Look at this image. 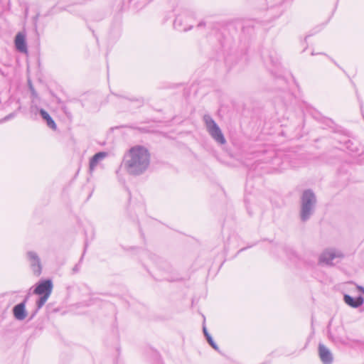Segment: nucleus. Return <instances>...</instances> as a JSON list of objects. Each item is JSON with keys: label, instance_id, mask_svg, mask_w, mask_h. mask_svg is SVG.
I'll list each match as a JSON object with an SVG mask.
<instances>
[{"label": "nucleus", "instance_id": "f257e3e1", "mask_svg": "<svg viewBox=\"0 0 364 364\" xmlns=\"http://www.w3.org/2000/svg\"><path fill=\"white\" fill-rule=\"evenodd\" d=\"M150 164V154L142 146L132 147L124 156L120 168L128 174L139 176L144 173Z\"/></svg>", "mask_w": 364, "mask_h": 364}, {"label": "nucleus", "instance_id": "f03ea898", "mask_svg": "<svg viewBox=\"0 0 364 364\" xmlns=\"http://www.w3.org/2000/svg\"><path fill=\"white\" fill-rule=\"evenodd\" d=\"M316 198L311 189L305 190L301 198L300 218L304 222L308 220L314 213Z\"/></svg>", "mask_w": 364, "mask_h": 364}, {"label": "nucleus", "instance_id": "7ed1b4c3", "mask_svg": "<svg viewBox=\"0 0 364 364\" xmlns=\"http://www.w3.org/2000/svg\"><path fill=\"white\" fill-rule=\"evenodd\" d=\"M203 121L205 124L206 129L211 137L218 144H225L226 140L225 136L214 119L209 114L203 116Z\"/></svg>", "mask_w": 364, "mask_h": 364}, {"label": "nucleus", "instance_id": "20e7f679", "mask_svg": "<svg viewBox=\"0 0 364 364\" xmlns=\"http://www.w3.org/2000/svg\"><path fill=\"white\" fill-rule=\"evenodd\" d=\"M26 257L30 262V265L33 273L37 276L40 275L41 273L42 267L40 258L37 253L33 251H28L26 253Z\"/></svg>", "mask_w": 364, "mask_h": 364}, {"label": "nucleus", "instance_id": "39448f33", "mask_svg": "<svg viewBox=\"0 0 364 364\" xmlns=\"http://www.w3.org/2000/svg\"><path fill=\"white\" fill-rule=\"evenodd\" d=\"M53 284L50 279L39 282L33 290V294L38 295H50Z\"/></svg>", "mask_w": 364, "mask_h": 364}, {"label": "nucleus", "instance_id": "423d86ee", "mask_svg": "<svg viewBox=\"0 0 364 364\" xmlns=\"http://www.w3.org/2000/svg\"><path fill=\"white\" fill-rule=\"evenodd\" d=\"M28 299V296H26L24 300L20 303L16 304L13 308V314L16 319L18 321H23L26 318L27 316V312L26 310V304Z\"/></svg>", "mask_w": 364, "mask_h": 364}, {"label": "nucleus", "instance_id": "0eeeda50", "mask_svg": "<svg viewBox=\"0 0 364 364\" xmlns=\"http://www.w3.org/2000/svg\"><path fill=\"white\" fill-rule=\"evenodd\" d=\"M318 355L323 364H331L333 362V355L330 350L323 343L318 344Z\"/></svg>", "mask_w": 364, "mask_h": 364}, {"label": "nucleus", "instance_id": "6e6552de", "mask_svg": "<svg viewBox=\"0 0 364 364\" xmlns=\"http://www.w3.org/2000/svg\"><path fill=\"white\" fill-rule=\"evenodd\" d=\"M341 257L342 254L336 252L335 250H326L320 255L319 261L328 265H331L333 264L332 262L335 258Z\"/></svg>", "mask_w": 364, "mask_h": 364}, {"label": "nucleus", "instance_id": "1a4fd4ad", "mask_svg": "<svg viewBox=\"0 0 364 364\" xmlns=\"http://www.w3.org/2000/svg\"><path fill=\"white\" fill-rule=\"evenodd\" d=\"M15 45L16 49L21 53L27 52V45L26 43V35L23 33H18L15 37Z\"/></svg>", "mask_w": 364, "mask_h": 364}, {"label": "nucleus", "instance_id": "9d476101", "mask_svg": "<svg viewBox=\"0 0 364 364\" xmlns=\"http://www.w3.org/2000/svg\"><path fill=\"white\" fill-rule=\"evenodd\" d=\"M344 301L351 307L358 308L360 306L363 302L364 299L363 296H359L356 298H353L348 294H345L343 297Z\"/></svg>", "mask_w": 364, "mask_h": 364}, {"label": "nucleus", "instance_id": "9b49d317", "mask_svg": "<svg viewBox=\"0 0 364 364\" xmlns=\"http://www.w3.org/2000/svg\"><path fill=\"white\" fill-rule=\"evenodd\" d=\"M108 154L105 151H100L95 154L90 160V171H92L97 166L98 163L107 156Z\"/></svg>", "mask_w": 364, "mask_h": 364}, {"label": "nucleus", "instance_id": "f8f14e48", "mask_svg": "<svg viewBox=\"0 0 364 364\" xmlns=\"http://www.w3.org/2000/svg\"><path fill=\"white\" fill-rule=\"evenodd\" d=\"M183 17L182 16H178L173 22L174 28L179 31H188L193 27L192 25L183 24Z\"/></svg>", "mask_w": 364, "mask_h": 364}, {"label": "nucleus", "instance_id": "ddd939ff", "mask_svg": "<svg viewBox=\"0 0 364 364\" xmlns=\"http://www.w3.org/2000/svg\"><path fill=\"white\" fill-rule=\"evenodd\" d=\"M40 114L42 118L46 122L47 125L52 129H56V124L50 114L43 109H40Z\"/></svg>", "mask_w": 364, "mask_h": 364}, {"label": "nucleus", "instance_id": "4468645a", "mask_svg": "<svg viewBox=\"0 0 364 364\" xmlns=\"http://www.w3.org/2000/svg\"><path fill=\"white\" fill-rule=\"evenodd\" d=\"M40 296H41L40 298L36 301V307H37L36 310L34 312V314L32 315L31 318H33L34 316V315L36 314V312L41 308H42V306L45 304V303L47 301L48 297L50 296V295H40Z\"/></svg>", "mask_w": 364, "mask_h": 364}, {"label": "nucleus", "instance_id": "2eb2a0df", "mask_svg": "<svg viewBox=\"0 0 364 364\" xmlns=\"http://www.w3.org/2000/svg\"><path fill=\"white\" fill-rule=\"evenodd\" d=\"M203 331L204 336H205L207 341L212 346V348H214L215 350H218V346L214 342L211 336L208 333L207 328L205 326H203Z\"/></svg>", "mask_w": 364, "mask_h": 364}, {"label": "nucleus", "instance_id": "dca6fc26", "mask_svg": "<svg viewBox=\"0 0 364 364\" xmlns=\"http://www.w3.org/2000/svg\"><path fill=\"white\" fill-rule=\"evenodd\" d=\"M346 148L348 149L352 152H355V153L358 152V149L357 147H353V144L350 140L346 141Z\"/></svg>", "mask_w": 364, "mask_h": 364}, {"label": "nucleus", "instance_id": "f3484780", "mask_svg": "<svg viewBox=\"0 0 364 364\" xmlns=\"http://www.w3.org/2000/svg\"><path fill=\"white\" fill-rule=\"evenodd\" d=\"M82 257H81V259H80L79 262L77 264H76L74 267L73 268L72 271H73V274H76L79 272L80 269V263L82 262Z\"/></svg>", "mask_w": 364, "mask_h": 364}, {"label": "nucleus", "instance_id": "a211bd4d", "mask_svg": "<svg viewBox=\"0 0 364 364\" xmlns=\"http://www.w3.org/2000/svg\"><path fill=\"white\" fill-rule=\"evenodd\" d=\"M269 60L272 63V64L275 67H277L279 65V60L277 58H274L272 55H270Z\"/></svg>", "mask_w": 364, "mask_h": 364}, {"label": "nucleus", "instance_id": "6ab92c4d", "mask_svg": "<svg viewBox=\"0 0 364 364\" xmlns=\"http://www.w3.org/2000/svg\"><path fill=\"white\" fill-rule=\"evenodd\" d=\"M205 26V21H200L198 25H197V27L198 28H202V27H204Z\"/></svg>", "mask_w": 364, "mask_h": 364}, {"label": "nucleus", "instance_id": "aec40b11", "mask_svg": "<svg viewBox=\"0 0 364 364\" xmlns=\"http://www.w3.org/2000/svg\"><path fill=\"white\" fill-rule=\"evenodd\" d=\"M136 102L139 103V106H141L144 104V101L142 99H137Z\"/></svg>", "mask_w": 364, "mask_h": 364}, {"label": "nucleus", "instance_id": "412c9836", "mask_svg": "<svg viewBox=\"0 0 364 364\" xmlns=\"http://www.w3.org/2000/svg\"><path fill=\"white\" fill-rule=\"evenodd\" d=\"M337 341L341 343H342V344H343V345H346L347 344V343L344 340H342V339H340V338L337 339Z\"/></svg>", "mask_w": 364, "mask_h": 364}, {"label": "nucleus", "instance_id": "4be33fe9", "mask_svg": "<svg viewBox=\"0 0 364 364\" xmlns=\"http://www.w3.org/2000/svg\"><path fill=\"white\" fill-rule=\"evenodd\" d=\"M360 289L363 292H364V288H363V287H360Z\"/></svg>", "mask_w": 364, "mask_h": 364}, {"label": "nucleus", "instance_id": "5701e85b", "mask_svg": "<svg viewBox=\"0 0 364 364\" xmlns=\"http://www.w3.org/2000/svg\"><path fill=\"white\" fill-rule=\"evenodd\" d=\"M63 110H64L65 113H66V107H63Z\"/></svg>", "mask_w": 364, "mask_h": 364}, {"label": "nucleus", "instance_id": "b1692460", "mask_svg": "<svg viewBox=\"0 0 364 364\" xmlns=\"http://www.w3.org/2000/svg\"><path fill=\"white\" fill-rule=\"evenodd\" d=\"M315 53L314 52L311 53V55H314Z\"/></svg>", "mask_w": 364, "mask_h": 364}]
</instances>
